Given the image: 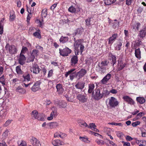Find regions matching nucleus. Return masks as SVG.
Masks as SVG:
<instances>
[{
  "instance_id": "c03bdc74",
  "label": "nucleus",
  "mask_w": 146,
  "mask_h": 146,
  "mask_svg": "<svg viewBox=\"0 0 146 146\" xmlns=\"http://www.w3.org/2000/svg\"><path fill=\"white\" fill-rule=\"evenodd\" d=\"M0 82L3 85L5 84V77L3 75L0 77Z\"/></svg>"
},
{
  "instance_id": "7c9ffc66",
  "label": "nucleus",
  "mask_w": 146,
  "mask_h": 146,
  "mask_svg": "<svg viewBox=\"0 0 146 146\" xmlns=\"http://www.w3.org/2000/svg\"><path fill=\"white\" fill-rule=\"evenodd\" d=\"M116 0H105L104 3L107 5H110L115 3Z\"/></svg>"
},
{
  "instance_id": "13d9d810",
  "label": "nucleus",
  "mask_w": 146,
  "mask_h": 146,
  "mask_svg": "<svg viewBox=\"0 0 146 146\" xmlns=\"http://www.w3.org/2000/svg\"><path fill=\"white\" fill-rule=\"evenodd\" d=\"M140 25V24L139 23H137L135 25V27H133V29H137V30H138L139 29V27Z\"/></svg>"
},
{
  "instance_id": "1a4fd4ad",
  "label": "nucleus",
  "mask_w": 146,
  "mask_h": 146,
  "mask_svg": "<svg viewBox=\"0 0 146 146\" xmlns=\"http://www.w3.org/2000/svg\"><path fill=\"white\" fill-rule=\"evenodd\" d=\"M41 69L36 64H33L31 68V71L34 73L37 74L39 73Z\"/></svg>"
},
{
  "instance_id": "f8f14e48",
  "label": "nucleus",
  "mask_w": 146,
  "mask_h": 146,
  "mask_svg": "<svg viewBox=\"0 0 146 146\" xmlns=\"http://www.w3.org/2000/svg\"><path fill=\"white\" fill-rule=\"evenodd\" d=\"M123 99L125 101L131 105H133L135 104V102L134 100L128 96H124L123 97Z\"/></svg>"
},
{
  "instance_id": "6e6d98bb",
  "label": "nucleus",
  "mask_w": 146,
  "mask_h": 146,
  "mask_svg": "<svg viewBox=\"0 0 146 146\" xmlns=\"http://www.w3.org/2000/svg\"><path fill=\"white\" fill-rule=\"evenodd\" d=\"M27 50V48L26 47L23 46L22 48L21 53H25Z\"/></svg>"
},
{
  "instance_id": "2f4dec72",
  "label": "nucleus",
  "mask_w": 146,
  "mask_h": 146,
  "mask_svg": "<svg viewBox=\"0 0 146 146\" xmlns=\"http://www.w3.org/2000/svg\"><path fill=\"white\" fill-rule=\"evenodd\" d=\"M110 60L112 62L113 66L114 64H115L116 62V56L115 55H111V58Z\"/></svg>"
},
{
  "instance_id": "ddd939ff",
  "label": "nucleus",
  "mask_w": 146,
  "mask_h": 146,
  "mask_svg": "<svg viewBox=\"0 0 146 146\" xmlns=\"http://www.w3.org/2000/svg\"><path fill=\"white\" fill-rule=\"evenodd\" d=\"M125 63L123 61L120 60L118 61V64L117 67V70L120 71L122 70L126 65Z\"/></svg>"
},
{
  "instance_id": "20e7f679",
  "label": "nucleus",
  "mask_w": 146,
  "mask_h": 146,
  "mask_svg": "<svg viewBox=\"0 0 146 146\" xmlns=\"http://www.w3.org/2000/svg\"><path fill=\"white\" fill-rule=\"evenodd\" d=\"M60 55L63 56H68L71 52V50L68 47H66L63 49L59 48Z\"/></svg>"
},
{
  "instance_id": "423d86ee",
  "label": "nucleus",
  "mask_w": 146,
  "mask_h": 146,
  "mask_svg": "<svg viewBox=\"0 0 146 146\" xmlns=\"http://www.w3.org/2000/svg\"><path fill=\"white\" fill-rule=\"evenodd\" d=\"M75 70V69H72L66 72L65 74V76L67 77L68 75H70V79L71 80H72L75 77H78L77 75V73L72 72Z\"/></svg>"
},
{
  "instance_id": "79ce46f5",
  "label": "nucleus",
  "mask_w": 146,
  "mask_h": 146,
  "mask_svg": "<svg viewBox=\"0 0 146 146\" xmlns=\"http://www.w3.org/2000/svg\"><path fill=\"white\" fill-rule=\"evenodd\" d=\"M96 143L100 145H102L104 144V141L101 139H97L96 141Z\"/></svg>"
},
{
  "instance_id": "9b49d317",
  "label": "nucleus",
  "mask_w": 146,
  "mask_h": 146,
  "mask_svg": "<svg viewBox=\"0 0 146 146\" xmlns=\"http://www.w3.org/2000/svg\"><path fill=\"white\" fill-rule=\"evenodd\" d=\"M87 71L84 68H82L79 72L77 73V75L78 77V79L79 80L83 77L86 73Z\"/></svg>"
},
{
  "instance_id": "774afa93",
  "label": "nucleus",
  "mask_w": 146,
  "mask_h": 146,
  "mask_svg": "<svg viewBox=\"0 0 146 146\" xmlns=\"http://www.w3.org/2000/svg\"><path fill=\"white\" fill-rule=\"evenodd\" d=\"M57 5V4L55 3L52 5L50 7V9L52 10H54L55 8L56 7Z\"/></svg>"
},
{
  "instance_id": "5701e85b",
  "label": "nucleus",
  "mask_w": 146,
  "mask_h": 146,
  "mask_svg": "<svg viewBox=\"0 0 146 146\" xmlns=\"http://www.w3.org/2000/svg\"><path fill=\"white\" fill-rule=\"evenodd\" d=\"M68 11L72 13H77L80 11V9L78 8V9L76 10L75 8L73 6H71L68 8Z\"/></svg>"
},
{
  "instance_id": "680f3d73",
  "label": "nucleus",
  "mask_w": 146,
  "mask_h": 146,
  "mask_svg": "<svg viewBox=\"0 0 146 146\" xmlns=\"http://www.w3.org/2000/svg\"><path fill=\"white\" fill-rule=\"evenodd\" d=\"M9 132V131L8 130H6L3 133V136L5 137H6L8 135V133Z\"/></svg>"
},
{
  "instance_id": "6e6552de",
  "label": "nucleus",
  "mask_w": 146,
  "mask_h": 146,
  "mask_svg": "<svg viewBox=\"0 0 146 146\" xmlns=\"http://www.w3.org/2000/svg\"><path fill=\"white\" fill-rule=\"evenodd\" d=\"M30 142L33 146H41L40 142L35 137H32L30 139Z\"/></svg>"
},
{
  "instance_id": "0eeeda50",
  "label": "nucleus",
  "mask_w": 146,
  "mask_h": 146,
  "mask_svg": "<svg viewBox=\"0 0 146 146\" xmlns=\"http://www.w3.org/2000/svg\"><path fill=\"white\" fill-rule=\"evenodd\" d=\"M76 97L79 101L82 103L86 102L88 100V98L86 94H79Z\"/></svg>"
},
{
  "instance_id": "9d476101",
  "label": "nucleus",
  "mask_w": 146,
  "mask_h": 146,
  "mask_svg": "<svg viewBox=\"0 0 146 146\" xmlns=\"http://www.w3.org/2000/svg\"><path fill=\"white\" fill-rule=\"evenodd\" d=\"M6 48L7 50L8 51L9 53L11 54H15L17 52V50L14 45L9 46V47L6 46Z\"/></svg>"
},
{
  "instance_id": "603ef678",
  "label": "nucleus",
  "mask_w": 146,
  "mask_h": 146,
  "mask_svg": "<svg viewBox=\"0 0 146 146\" xmlns=\"http://www.w3.org/2000/svg\"><path fill=\"white\" fill-rule=\"evenodd\" d=\"M140 123L139 121H137L134 122L132 123L131 124L132 126L133 127H136L137 125H139Z\"/></svg>"
},
{
  "instance_id": "f704fd0d",
  "label": "nucleus",
  "mask_w": 146,
  "mask_h": 146,
  "mask_svg": "<svg viewBox=\"0 0 146 146\" xmlns=\"http://www.w3.org/2000/svg\"><path fill=\"white\" fill-rule=\"evenodd\" d=\"M16 91L21 94L24 93L26 92L25 90L20 86H18L17 88L16 89Z\"/></svg>"
},
{
  "instance_id": "e2e57ef3",
  "label": "nucleus",
  "mask_w": 146,
  "mask_h": 146,
  "mask_svg": "<svg viewBox=\"0 0 146 146\" xmlns=\"http://www.w3.org/2000/svg\"><path fill=\"white\" fill-rule=\"evenodd\" d=\"M126 139L127 140L130 141L133 139V138L129 136H127L126 137Z\"/></svg>"
},
{
  "instance_id": "338daca9",
  "label": "nucleus",
  "mask_w": 146,
  "mask_h": 146,
  "mask_svg": "<svg viewBox=\"0 0 146 146\" xmlns=\"http://www.w3.org/2000/svg\"><path fill=\"white\" fill-rule=\"evenodd\" d=\"M123 146H130V143L128 142H123Z\"/></svg>"
},
{
  "instance_id": "b1692460",
  "label": "nucleus",
  "mask_w": 146,
  "mask_h": 146,
  "mask_svg": "<svg viewBox=\"0 0 146 146\" xmlns=\"http://www.w3.org/2000/svg\"><path fill=\"white\" fill-rule=\"evenodd\" d=\"M135 57L139 59L141 58V52L139 48L135 49Z\"/></svg>"
},
{
  "instance_id": "aec40b11",
  "label": "nucleus",
  "mask_w": 146,
  "mask_h": 146,
  "mask_svg": "<svg viewBox=\"0 0 146 146\" xmlns=\"http://www.w3.org/2000/svg\"><path fill=\"white\" fill-rule=\"evenodd\" d=\"M96 126L95 125V124L94 123H91L89 124V125H88L87 128L90 129L94 131H95L97 132H99V131L96 128Z\"/></svg>"
},
{
  "instance_id": "dca6fc26",
  "label": "nucleus",
  "mask_w": 146,
  "mask_h": 146,
  "mask_svg": "<svg viewBox=\"0 0 146 146\" xmlns=\"http://www.w3.org/2000/svg\"><path fill=\"white\" fill-rule=\"evenodd\" d=\"M57 92L58 94H62L64 92V90L62 87V85L60 84H57L56 86Z\"/></svg>"
},
{
  "instance_id": "72a5a7b5",
  "label": "nucleus",
  "mask_w": 146,
  "mask_h": 146,
  "mask_svg": "<svg viewBox=\"0 0 146 146\" xmlns=\"http://www.w3.org/2000/svg\"><path fill=\"white\" fill-rule=\"evenodd\" d=\"M49 125L51 128H53L57 127L58 124L56 122H53L49 123Z\"/></svg>"
},
{
  "instance_id": "412c9836",
  "label": "nucleus",
  "mask_w": 146,
  "mask_h": 146,
  "mask_svg": "<svg viewBox=\"0 0 146 146\" xmlns=\"http://www.w3.org/2000/svg\"><path fill=\"white\" fill-rule=\"evenodd\" d=\"M95 87L94 84L93 83H90L88 84V92L89 94H91L92 93L93 94V92H94V89Z\"/></svg>"
},
{
  "instance_id": "3c124183",
  "label": "nucleus",
  "mask_w": 146,
  "mask_h": 146,
  "mask_svg": "<svg viewBox=\"0 0 146 146\" xmlns=\"http://www.w3.org/2000/svg\"><path fill=\"white\" fill-rule=\"evenodd\" d=\"M90 18H88L86 19L85 20V22L86 23V24L88 26H89L90 25Z\"/></svg>"
},
{
  "instance_id": "f3484780",
  "label": "nucleus",
  "mask_w": 146,
  "mask_h": 146,
  "mask_svg": "<svg viewBox=\"0 0 146 146\" xmlns=\"http://www.w3.org/2000/svg\"><path fill=\"white\" fill-rule=\"evenodd\" d=\"M26 60V58L25 56L20 53L19 57L18 59L19 63L21 65H23L25 63V61Z\"/></svg>"
},
{
  "instance_id": "bb28decb",
  "label": "nucleus",
  "mask_w": 146,
  "mask_h": 146,
  "mask_svg": "<svg viewBox=\"0 0 146 146\" xmlns=\"http://www.w3.org/2000/svg\"><path fill=\"white\" fill-rule=\"evenodd\" d=\"M136 100L140 104H143L145 102V100L144 98L138 97L136 98Z\"/></svg>"
},
{
  "instance_id": "cd10ccee",
  "label": "nucleus",
  "mask_w": 146,
  "mask_h": 146,
  "mask_svg": "<svg viewBox=\"0 0 146 146\" xmlns=\"http://www.w3.org/2000/svg\"><path fill=\"white\" fill-rule=\"evenodd\" d=\"M59 40L60 42L64 43L68 41V37L66 36H62L60 39Z\"/></svg>"
},
{
  "instance_id": "0e129e2a",
  "label": "nucleus",
  "mask_w": 146,
  "mask_h": 146,
  "mask_svg": "<svg viewBox=\"0 0 146 146\" xmlns=\"http://www.w3.org/2000/svg\"><path fill=\"white\" fill-rule=\"evenodd\" d=\"M54 137H60V138H63L62 137L60 134H58L57 133H56L54 134Z\"/></svg>"
},
{
  "instance_id": "c85d7f7f",
  "label": "nucleus",
  "mask_w": 146,
  "mask_h": 146,
  "mask_svg": "<svg viewBox=\"0 0 146 146\" xmlns=\"http://www.w3.org/2000/svg\"><path fill=\"white\" fill-rule=\"evenodd\" d=\"M16 16L14 13H10V14L9 21L10 22L13 21L15 19Z\"/></svg>"
},
{
  "instance_id": "f03ea898",
  "label": "nucleus",
  "mask_w": 146,
  "mask_h": 146,
  "mask_svg": "<svg viewBox=\"0 0 146 146\" xmlns=\"http://www.w3.org/2000/svg\"><path fill=\"white\" fill-rule=\"evenodd\" d=\"M110 93L107 90H103L101 93L100 90L99 89H96L94 92H93V96L94 98L96 100L101 99L103 98H105Z\"/></svg>"
},
{
  "instance_id": "473e14b6",
  "label": "nucleus",
  "mask_w": 146,
  "mask_h": 146,
  "mask_svg": "<svg viewBox=\"0 0 146 146\" xmlns=\"http://www.w3.org/2000/svg\"><path fill=\"white\" fill-rule=\"evenodd\" d=\"M80 139L82 141L87 143H89L90 141L88 140V138L85 137H82L80 136L79 137Z\"/></svg>"
},
{
  "instance_id": "69168bd1",
  "label": "nucleus",
  "mask_w": 146,
  "mask_h": 146,
  "mask_svg": "<svg viewBox=\"0 0 146 146\" xmlns=\"http://www.w3.org/2000/svg\"><path fill=\"white\" fill-rule=\"evenodd\" d=\"M144 113L143 112H140L138 113L137 115V117H141L143 115H144Z\"/></svg>"
},
{
  "instance_id": "8fccbe9b",
  "label": "nucleus",
  "mask_w": 146,
  "mask_h": 146,
  "mask_svg": "<svg viewBox=\"0 0 146 146\" xmlns=\"http://www.w3.org/2000/svg\"><path fill=\"white\" fill-rule=\"evenodd\" d=\"M114 21H115V22L113 23V28H115L116 27L119 25V22L118 21H117L116 19H115Z\"/></svg>"
},
{
  "instance_id": "864d4df0",
  "label": "nucleus",
  "mask_w": 146,
  "mask_h": 146,
  "mask_svg": "<svg viewBox=\"0 0 146 146\" xmlns=\"http://www.w3.org/2000/svg\"><path fill=\"white\" fill-rule=\"evenodd\" d=\"M31 16L32 15L31 13H29L27 15V21L28 23H29V21L31 18Z\"/></svg>"
},
{
  "instance_id": "393cba45",
  "label": "nucleus",
  "mask_w": 146,
  "mask_h": 146,
  "mask_svg": "<svg viewBox=\"0 0 146 146\" xmlns=\"http://www.w3.org/2000/svg\"><path fill=\"white\" fill-rule=\"evenodd\" d=\"M146 35V29H144L141 30L139 32L138 36L141 38H143Z\"/></svg>"
},
{
  "instance_id": "a18cd8bd",
  "label": "nucleus",
  "mask_w": 146,
  "mask_h": 146,
  "mask_svg": "<svg viewBox=\"0 0 146 146\" xmlns=\"http://www.w3.org/2000/svg\"><path fill=\"white\" fill-rule=\"evenodd\" d=\"M101 66L103 67H105V66L107 65V61L106 60L102 61L101 62V64H99Z\"/></svg>"
},
{
  "instance_id": "a19ab883",
  "label": "nucleus",
  "mask_w": 146,
  "mask_h": 146,
  "mask_svg": "<svg viewBox=\"0 0 146 146\" xmlns=\"http://www.w3.org/2000/svg\"><path fill=\"white\" fill-rule=\"evenodd\" d=\"M38 50H37L35 49L33 50L32 53H31L35 57L37 56L38 55Z\"/></svg>"
},
{
  "instance_id": "f257e3e1",
  "label": "nucleus",
  "mask_w": 146,
  "mask_h": 146,
  "mask_svg": "<svg viewBox=\"0 0 146 146\" xmlns=\"http://www.w3.org/2000/svg\"><path fill=\"white\" fill-rule=\"evenodd\" d=\"M74 50L75 55L73 56L71 59L70 63L71 65L72 66H74L78 63V60L77 55H78L79 52V47L80 48L81 54H82L84 48V46L81 44H78L77 41H74Z\"/></svg>"
},
{
  "instance_id": "39448f33",
  "label": "nucleus",
  "mask_w": 146,
  "mask_h": 146,
  "mask_svg": "<svg viewBox=\"0 0 146 146\" xmlns=\"http://www.w3.org/2000/svg\"><path fill=\"white\" fill-rule=\"evenodd\" d=\"M54 103L55 105H56L59 108H66L67 106V103L64 101H60L58 99H56L54 101Z\"/></svg>"
},
{
  "instance_id": "37998d69",
  "label": "nucleus",
  "mask_w": 146,
  "mask_h": 146,
  "mask_svg": "<svg viewBox=\"0 0 146 146\" xmlns=\"http://www.w3.org/2000/svg\"><path fill=\"white\" fill-rule=\"evenodd\" d=\"M35 58V57L31 54L30 56L28 59V62H33L34 61Z\"/></svg>"
},
{
  "instance_id": "5fc2aeb1",
  "label": "nucleus",
  "mask_w": 146,
  "mask_h": 146,
  "mask_svg": "<svg viewBox=\"0 0 146 146\" xmlns=\"http://www.w3.org/2000/svg\"><path fill=\"white\" fill-rule=\"evenodd\" d=\"M12 120H8L4 124V126H7L11 122Z\"/></svg>"
},
{
  "instance_id": "4c0bfd02",
  "label": "nucleus",
  "mask_w": 146,
  "mask_h": 146,
  "mask_svg": "<svg viewBox=\"0 0 146 146\" xmlns=\"http://www.w3.org/2000/svg\"><path fill=\"white\" fill-rule=\"evenodd\" d=\"M33 36L36 38H38L39 39L41 38V36L40 33L37 32L36 31L33 33Z\"/></svg>"
},
{
  "instance_id": "e433bc0d",
  "label": "nucleus",
  "mask_w": 146,
  "mask_h": 146,
  "mask_svg": "<svg viewBox=\"0 0 146 146\" xmlns=\"http://www.w3.org/2000/svg\"><path fill=\"white\" fill-rule=\"evenodd\" d=\"M23 77L25 79L23 81V82H26L27 80L28 81L31 80V77L29 74H28L26 75H24Z\"/></svg>"
},
{
  "instance_id": "4be33fe9",
  "label": "nucleus",
  "mask_w": 146,
  "mask_h": 146,
  "mask_svg": "<svg viewBox=\"0 0 146 146\" xmlns=\"http://www.w3.org/2000/svg\"><path fill=\"white\" fill-rule=\"evenodd\" d=\"M85 83L82 82H78L76 84L75 86L76 88L78 89L82 90L84 87Z\"/></svg>"
},
{
  "instance_id": "2eb2a0df",
  "label": "nucleus",
  "mask_w": 146,
  "mask_h": 146,
  "mask_svg": "<svg viewBox=\"0 0 146 146\" xmlns=\"http://www.w3.org/2000/svg\"><path fill=\"white\" fill-rule=\"evenodd\" d=\"M111 76V74H108L106 76H104L101 81V82L102 84H106L108 81L110 79Z\"/></svg>"
},
{
  "instance_id": "7ed1b4c3",
  "label": "nucleus",
  "mask_w": 146,
  "mask_h": 146,
  "mask_svg": "<svg viewBox=\"0 0 146 146\" xmlns=\"http://www.w3.org/2000/svg\"><path fill=\"white\" fill-rule=\"evenodd\" d=\"M118 104L119 102L115 98L111 97L109 99L108 105L110 108H115Z\"/></svg>"
},
{
  "instance_id": "bf43d9fd",
  "label": "nucleus",
  "mask_w": 146,
  "mask_h": 146,
  "mask_svg": "<svg viewBox=\"0 0 146 146\" xmlns=\"http://www.w3.org/2000/svg\"><path fill=\"white\" fill-rule=\"evenodd\" d=\"M53 71L52 70H51L49 71L48 75V77H50L52 76L53 74Z\"/></svg>"
},
{
  "instance_id": "a878e982",
  "label": "nucleus",
  "mask_w": 146,
  "mask_h": 146,
  "mask_svg": "<svg viewBox=\"0 0 146 146\" xmlns=\"http://www.w3.org/2000/svg\"><path fill=\"white\" fill-rule=\"evenodd\" d=\"M31 116L35 119H38V117L40 116V114H38L37 111L35 110L32 111L31 114Z\"/></svg>"
},
{
  "instance_id": "a211bd4d",
  "label": "nucleus",
  "mask_w": 146,
  "mask_h": 146,
  "mask_svg": "<svg viewBox=\"0 0 146 146\" xmlns=\"http://www.w3.org/2000/svg\"><path fill=\"white\" fill-rule=\"evenodd\" d=\"M96 70L100 74H103L105 72L106 67L101 66L100 65L98 64V66L96 67Z\"/></svg>"
},
{
  "instance_id": "c9c22d12",
  "label": "nucleus",
  "mask_w": 146,
  "mask_h": 146,
  "mask_svg": "<svg viewBox=\"0 0 146 146\" xmlns=\"http://www.w3.org/2000/svg\"><path fill=\"white\" fill-rule=\"evenodd\" d=\"M56 113V110L54 111H52L50 114V117H47V119L49 120H50L52 119L53 118L54 116L55 115V114Z\"/></svg>"
},
{
  "instance_id": "052dcab7",
  "label": "nucleus",
  "mask_w": 146,
  "mask_h": 146,
  "mask_svg": "<svg viewBox=\"0 0 146 146\" xmlns=\"http://www.w3.org/2000/svg\"><path fill=\"white\" fill-rule=\"evenodd\" d=\"M109 92L110 93V92L113 94H115L117 93V91L115 89H112Z\"/></svg>"
},
{
  "instance_id": "4d7b16f0",
  "label": "nucleus",
  "mask_w": 146,
  "mask_h": 146,
  "mask_svg": "<svg viewBox=\"0 0 146 146\" xmlns=\"http://www.w3.org/2000/svg\"><path fill=\"white\" fill-rule=\"evenodd\" d=\"M90 134L92 135H93L95 136H98V135H100L101 136V135H100L99 133L94 132L92 131H90L89 132Z\"/></svg>"
},
{
  "instance_id": "49530a36",
  "label": "nucleus",
  "mask_w": 146,
  "mask_h": 146,
  "mask_svg": "<svg viewBox=\"0 0 146 146\" xmlns=\"http://www.w3.org/2000/svg\"><path fill=\"white\" fill-rule=\"evenodd\" d=\"M122 43L121 42H119L115 47V49L119 50L121 49V46H122Z\"/></svg>"
},
{
  "instance_id": "ea45409f",
  "label": "nucleus",
  "mask_w": 146,
  "mask_h": 146,
  "mask_svg": "<svg viewBox=\"0 0 146 146\" xmlns=\"http://www.w3.org/2000/svg\"><path fill=\"white\" fill-rule=\"evenodd\" d=\"M16 70L17 73L19 74H22V71L21 69V66H18L16 67Z\"/></svg>"
},
{
  "instance_id": "de8ad7c7",
  "label": "nucleus",
  "mask_w": 146,
  "mask_h": 146,
  "mask_svg": "<svg viewBox=\"0 0 146 146\" xmlns=\"http://www.w3.org/2000/svg\"><path fill=\"white\" fill-rule=\"evenodd\" d=\"M135 0H126V4L127 5L129 6L131 5Z\"/></svg>"
},
{
  "instance_id": "c756f323",
  "label": "nucleus",
  "mask_w": 146,
  "mask_h": 146,
  "mask_svg": "<svg viewBox=\"0 0 146 146\" xmlns=\"http://www.w3.org/2000/svg\"><path fill=\"white\" fill-rule=\"evenodd\" d=\"M61 141L59 139L53 140L52 142V144L55 146H57L61 145Z\"/></svg>"
},
{
  "instance_id": "6ab92c4d",
  "label": "nucleus",
  "mask_w": 146,
  "mask_h": 146,
  "mask_svg": "<svg viewBox=\"0 0 146 146\" xmlns=\"http://www.w3.org/2000/svg\"><path fill=\"white\" fill-rule=\"evenodd\" d=\"M117 37V35L116 33H115L112 35L111 37H110L108 39L109 44H112L113 42L115 40Z\"/></svg>"
},
{
  "instance_id": "4468645a",
  "label": "nucleus",
  "mask_w": 146,
  "mask_h": 146,
  "mask_svg": "<svg viewBox=\"0 0 146 146\" xmlns=\"http://www.w3.org/2000/svg\"><path fill=\"white\" fill-rule=\"evenodd\" d=\"M40 84L41 82L39 81L35 83L31 88L32 91L33 92H35L39 90L40 88Z\"/></svg>"
},
{
  "instance_id": "58836bf2",
  "label": "nucleus",
  "mask_w": 146,
  "mask_h": 146,
  "mask_svg": "<svg viewBox=\"0 0 146 146\" xmlns=\"http://www.w3.org/2000/svg\"><path fill=\"white\" fill-rule=\"evenodd\" d=\"M79 125L80 127H87L88 126V125L84 121L80 122Z\"/></svg>"
},
{
  "instance_id": "09e8293b",
  "label": "nucleus",
  "mask_w": 146,
  "mask_h": 146,
  "mask_svg": "<svg viewBox=\"0 0 146 146\" xmlns=\"http://www.w3.org/2000/svg\"><path fill=\"white\" fill-rule=\"evenodd\" d=\"M116 133L117 136L119 138H121L123 135V133L120 131L116 132Z\"/></svg>"
}]
</instances>
